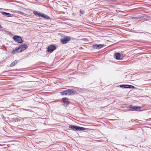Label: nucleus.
I'll use <instances>...</instances> for the list:
<instances>
[{
  "instance_id": "21",
  "label": "nucleus",
  "mask_w": 151,
  "mask_h": 151,
  "mask_svg": "<svg viewBox=\"0 0 151 151\" xmlns=\"http://www.w3.org/2000/svg\"><path fill=\"white\" fill-rule=\"evenodd\" d=\"M133 119H132V120H131L132 121H133Z\"/></svg>"
},
{
  "instance_id": "14",
  "label": "nucleus",
  "mask_w": 151,
  "mask_h": 151,
  "mask_svg": "<svg viewBox=\"0 0 151 151\" xmlns=\"http://www.w3.org/2000/svg\"><path fill=\"white\" fill-rule=\"evenodd\" d=\"M18 62V61L17 60H15V61H14L11 63V64H10V66L12 67L15 66L17 64Z\"/></svg>"
},
{
  "instance_id": "5",
  "label": "nucleus",
  "mask_w": 151,
  "mask_h": 151,
  "mask_svg": "<svg viewBox=\"0 0 151 151\" xmlns=\"http://www.w3.org/2000/svg\"><path fill=\"white\" fill-rule=\"evenodd\" d=\"M56 48V47L54 45H51L49 46L47 48V52H49L51 53Z\"/></svg>"
},
{
  "instance_id": "17",
  "label": "nucleus",
  "mask_w": 151,
  "mask_h": 151,
  "mask_svg": "<svg viewBox=\"0 0 151 151\" xmlns=\"http://www.w3.org/2000/svg\"><path fill=\"white\" fill-rule=\"evenodd\" d=\"M34 14L36 15H38L39 16H40V15L41 14V13H38L36 11H34L33 12Z\"/></svg>"
},
{
  "instance_id": "16",
  "label": "nucleus",
  "mask_w": 151,
  "mask_h": 151,
  "mask_svg": "<svg viewBox=\"0 0 151 151\" xmlns=\"http://www.w3.org/2000/svg\"><path fill=\"white\" fill-rule=\"evenodd\" d=\"M19 52V51L18 48L16 47L15 48V49H14L12 51V54H14L15 52Z\"/></svg>"
},
{
  "instance_id": "2",
  "label": "nucleus",
  "mask_w": 151,
  "mask_h": 151,
  "mask_svg": "<svg viewBox=\"0 0 151 151\" xmlns=\"http://www.w3.org/2000/svg\"><path fill=\"white\" fill-rule=\"evenodd\" d=\"M71 39V38L70 37L66 36L62 38L60 40V41L62 44H65L67 43Z\"/></svg>"
},
{
  "instance_id": "11",
  "label": "nucleus",
  "mask_w": 151,
  "mask_h": 151,
  "mask_svg": "<svg viewBox=\"0 0 151 151\" xmlns=\"http://www.w3.org/2000/svg\"><path fill=\"white\" fill-rule=\"evenodd\" d=\"M69 128L74 131H78V126L74 125H69Z\"/></svg>"
},
{
  "instance_id": "6",
  "label": "nucleus",
  "mask_w": 151,
  "mask_h": 151,
  "mask_svg": "<svg viewBox=\"0 0 151 151\" xmlns=\"http://www.w3.org/2000/svg\"><path fill=\"white\" fill-rule=\"evenodd\" d=\"M27 45L25 44L21 45L18 47L19 52H21L25 50L27 48Z\"/></svg>"
},
{
  "instance_id": "20",
  "label": "nucleus",
  "mask_w": 151,
  "mask_h": 151,
  "mask_svg": "<svg viewBox=\"0 0 151 151\" xmlns=\"http://www.w3.org/2000/svg\"><path fill=\"white\" fill-rule=\"evenodd\" d=\"M137 18L136 17H135V18L134 17V18H133V19H135V18Z\"/></svg>"
},
{
  "instance_id": "9",
  "label": "nucleus",
  "mask_w": 151,
  "mask_h": 151,
  "mask_svg": "<svg viewBox=\"0 0 151 151\" xmlns=\"http://www.w3.org/2000/svg\"><path fill=\"white\" fill-rule=\"evenodd\" d=\"M119 86L121 88H135L134 86L129 85H121Z\"/></svg>"
},
{
  "instance_id": "1",
  "label": "nucleus",
  "mask_w": 151,
  "mask_h": 151,
  "mask_svg": "<svg viewBox=\"0 0 151 151\" xmlns=\"http://www.w3.org/2000/svg\"><path fill=\"white\" fill-rule=\"evenodd\" d=\"M75 93V91L73 89H68L67 90L61 92V94L62 95H73Z\"/></svg>"
},
{
  "instance_id": "13",
  "label": "nucleus",
  "mask_w": 151,
  "mask_h": 151,
  "mask_svg": "<svg viewBox=\"0 0 151 151\" xmlns=\"http://www.w3.org/2000/svg\"><path fill=\"white\" fill-rule=\"evenodd\" d=\"M2 14L3 15L7 16V17H11V14L9 13L6 12H3Z\"/></svg>"
},
{
  "instance_id": "18",
  "label": "nucleus",
  "mask_w": 151,
  "mask_h": 151,
  "mask_svg": "<svg viewBox=\"0 0 151 151\" xmlns=\"http://www.w3.org/2000/svg\"><path fill=\"white\" fill-rule=\"evenodd\" d=\"M80 13L81 14H83L85 13V11L82 9H81L80 10Z\"/></svg>"
},
{
  "instance_id": "3",
  "label": "nucleus",
  "mask_w": 151,
  "mask_h": 151,
  "mask_svg": "<svg viewBox=\"0 0 151 151\" xmlns=\"http://www.w3.org/2000/svg\"><path fill=\"white\" fill-rule=\"evenodd\" d=\"M129 108V109L127 110V111H138V109H140L141 108L139 106H132L131 105H130Z\"/></svg>"
},
{
  "instance_id": "8",
  "label": "nucleus",
  "mask_w": 151,
  "mask_h": 151,
  "mask_svg": "<svg viewBox=\"0 0 151 151\" xmlns=\"http://www.w3.org/2000/svg\"><path fill=\"white\" fill-rule=\"evenodd\" d=\"M104 46V44L93 45L92 47L93 49H100L103 47Z\"/></svg>"
},
{
  "instance_id": "12",
  "label": "nucleus",
  "mask_w": 151,
  "mask_h": 151,
  "mask_svg": "<svg viewBox=\"0 0 151 151\" xmlns=\"http://www.w3.org/2000/svg\"><path fill=\"white\" fill-rule=\"evenodd\" d=\"M40 16L41 17H42L46 19H50L49 16L44 13H41V14L40 15Z\"/></svg>"
},
{
  "instance_id": "19",
  "label": "nucleus",
  "mask_w": 151,
  "mask_h": 151,
  "mask_svg": "<svg viewBox=\"0 0 151 151\" xmlns=\"http://www.w3.org/2000/svg\"><path fill=\"white\" fill-rule=\"evenodd\" d=\"M2 27L1 26V25L0 24V28H2Z\"/></svg>"
},
{
  "instance_id": "15",
  "label": "nucleus",
  "mask_w": 151,
  "mask_h": 151,
  "mask_svg": "<svg viewBox=\"0 0 151 151\" xmlns=\"http://www.w3.org/2000/svg\"><path fill=\"white\" fill-rule=\"evenodd\" d=\"M78 131H84L86 130V128L82 127H80L79 126H78Z\"/></svg>"
},
{
  "instance_id": "7",
  "label": "nucleus",
  "mask_w": 151,
  "mask_h": 151,
  "mask_svg": "<svg viewBox=\"0 0 151 151\" xmlns=\"http://www.w3.org/2000/svg\"><path fill=\"white\" fill-rule=\"evenodd\" d=\"M62 99L64 106L65 107L68 106L69 103V102L68 101V99L65 98H63Z\"/></svg>"
},
{
  "instance_id": "10",
  "label": "nucleus",
  "mask_w": 151,
  "mask_h": 151,
  "mask_svg": "<svg viewBox=\"0 0 151 151\" xmlns=\"http://www.w3.org/2000/svg\"><path fill=\"white\" fill-rule=\"evenodd\" d=\"M114 57L116 60H122V59L121 54L118 52L115 53L114 55Z\"/></svg>"
},
{
  "instance_id": "4",
  "label": "nucleus",
  "mask_w": 151,
  "mask_h": 151,
  "mask_svg": "<svg viewBox=\"0 0 151 151\" xmlns=\"http://www.w3.org/2000/svg\"><path fill=\"white\" fill-rule=\"evenodd\" d=\"M14 40L18 43H21L23 42L22 38L19 36L15 35L13 37Z\"/></svg>"
}]
</instances>
